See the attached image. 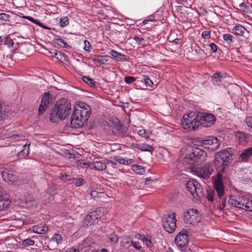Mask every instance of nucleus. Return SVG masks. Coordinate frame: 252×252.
I'll return each instance as SVG.
<instances>
[{"label":"nucleus","instance_id":"nucleus-1","mask_svg":"<svg viewBox=\"0 0 252 252\" xmlns=\"http://www.w3.org/2000/svg\"><path fill=\"white\" fill-rule=\"evenodd\" d=\"M91 114L90 106L84 103H81L77 108H75L71 116L70 126L80 128L87 122Z\"/></svg>","mask_w":252,"mask_h":252},{"label":"nucleus","instance_id":"nucleus-2","mask_svg":"<svg viewBox=\"0 0 252 252\" xmlns=\"http://www.w3.org/2000/svg\"><path fill=\"white\" fill-rule=\"evenodd\" d=\"M71 104L65 98H62L56 102L52 109L50 119L53 123H56L59 120H64L70 114Z\"/></svg>","mask_w":252,"mask_h":252},{"label":"nucleus","instance_id":"nucleus-3","mask_svg":"<svg viewBox=\"0 0 252 252\" xmlns=\"http://www.w3.org/2000/svg\"><path fill=\"white\" fill-rule=\"evenodd\" d=\"M206 153L199 147H193L190 153H188L184 158V162L188 164L193 165L199 161L205 160Z\"/></svg>","mask_w":252,"mask_h":252},{"label":"nucleus","instance_id":"nucleus-4","mask_svg":"<svg viewBox=\"0 0 252 252\" xmlns=\"http://www.w3.org/2000/svg\"><path fill=\"white\" fill-rule=\"evenodd\" d=\"M232 161V154L226 150L218 152L215 156L214 163L217 168L223 172L226 166H227Z\"/></svg>","mask_w":252,"mask_h":252},{"label":"nucleus","instance_id":"nucleus-5","mask_svg":"<svg viewBox=\"0 0 252 252\" xmlns=\"http://www.w3.org/2000/svg\"><path fill=\"white\" fill-rule=\"evenodd\" d=\"M181 124L184 129L188 130H195L200 126L198 115L197 114L195 115L193 112L184 115L181 120Z\"/></svg>","mask_w":252,"mask_h":252},{"label":"nucleus","instance_id":"nucleus-6","mask_svg":"<svg viewBox=\"0 0 252 252\" xmlns=\"http://www.w3.org/2000/svg\"><path fill=\"white\" fill-rule=\"evenodd\" d=\"M214 187L217 193L218 197L222 199V206H220V210H222L226 204V198L224 197V187L222 180L221 175L218 174L217 176L213 177Z\"/></svg>","mask_w":252,"mask_h":252},{"label":"nucleus","instance_id":"nucleus-7","mask_svg":"<svg viewBox=\"0 0 252 252\" xmlns=\"http://www.w3.org/2000/svg\"><path fill=\"white\" fill-rule=\"evenodd\" d=\"M102 213L100 210H96L89 213L84 219L83 226L85 228H89L97 224L100 221Z\"/></svg>","mask_w":252,"mask_h":252},{"label":"nucleus","instance_id":"nucleus-8","mask_svg":"<svg viewBox=\"0 0 252 252\" xmlns=\"http://www.w3.org/2000/svg\"><path fill=\"white\" fill-rule=\"evenodd\" d=\"M176 219L175 213L168 214L162 220L164 229L169 233H172L176 228Z\"/></svg>","mask_w":252,"mask_h":252},{"label":"nucleus","instance_id":"nucleus-9","mask_svg":"<svg viewBox=\"0 0 252 252\" xmlns=\"http://www.w3.org/2000/svg\"><path fill=\"white\" fill-rule=\"evenodd\" d=\"M213 170L212 165L209 163H206L202 167L194 169L193 172L197 176L206 180L209 178Z\"/></svg>","mask_w":252,"mask_h":252},{"label":"nucleus","instance_id":"nucleus-10","mask_svg":"<svg viewBox=\"0 0 252 252\" xmlns=\"http://www.w3.org/2000/svg\"><path fill=\"white\" fill-rule=\"evenodd\" d=\"M200 220L196 209H190L184 213V220L186 223L194 225L200 222Z\"/></svg>","mask_w":252,"mask_h":252},{"label":"nucleus","instance_id":"nucleus-11","mask_svg":"<svg viewBox=\"0 0 252 252\" xmlns=\"http://www.w3.org/2000/svg\"><path fill=\"white\" fill-rule=\"evenodd\" d=\"M197 115L200 126L203 127L211 126L216 121L215 117L213 114L199 112Z\"/></svg>","mask_w":252,"mask_h":252},{"label":"nucleus","instance_id":"nucleus-12","mask_svg":"<svg viewBox=\"0 0 252 252\" xmlns=\"http://www.w3.org/2000/svg\"><path fill=\"white\" fill-rule=\"evenodd\" d=\"M186 187L190 194L194 197H200L202 195V189L200 185L195 180L189 181L186 183Z\"/></svg>","mask_w":252,"mask_h":252},{"label":"nucleus","instance_id":"nucleus-13","mask_svg":"<svg viewBox=\"0 0 252 252\" xmlns=\"http://www.w3.org/2000/svg\"><path fill=\"white\" fill-rule=\"evenodd\" d=\"M201 143L204 148L207 149L211 152L217 150L220 145L218 138L213 136L209 137L205 140H202Z\"/></svg>","mask_w":252,"mask_h":252},{"label":"nucleus","instance_id":"nucleus-14","mask_svg":"<svg viewBox=\"0 0 252 252\" xmlns=\"http://www.w3.org/2000/svg\"><path fill=\"white\" fill-rule=\"evenodd\" d=\"M52 101V95L49 93L43 94L41 99V102L38 108V115H42L48 108Z\"/></svg>","mask_w":252,"mask_h":252},{"label":"nucleus","instance_id":"nucleus-15","mask_svg":"<svg viewBox=\"0 0 252 252\" xmlns=\"http://www.w3.org/2000/svg\"><path fill=\"white\" fill-rule=\"evenodd\" d=\"M111 130L113 134L119 137L123 138L129 135L127 128L120 121L116 125L112 126Z\"/></svg>","mask_w":252,"mask_h":252},{"label":"nucleus","instance_id":"nucleus-16","mask_svg":"<svg viewBox=\"0 0 252 252\" xmlns=\"http://www.w3.org/2000/svg\"><path fill=\"white\" fill-rule=\"evenodd\" d=\"M188 241V232L186 230H181L176 236L175 239L176 245L180 248L186 246Z\"/></svg>","mask_w":252,"mask_h":252},{"label":"nucleus","instance_id":"nucleus-17","mask_svg":"<svg viewBox=\"0 0 252 252\" xmlns=\"http://www.w3.org/2000/svg\"><path fill=\"white\" fill-rule=\"evenodd\" d=\"M1 176L5 181L12 184H17L15 182L18 180L17 177L11 171L5 170L1 172Z\"/></svg>","mask_w":252,"mask_h":252},{"label":"nucleus","instance_id":"nucleus-18","mask_svg":"<svg viewBox=\"0 0 252 252\" xmlns=\"http://www.w3.org/2000/svg\"><path fill=\"white\" fill-rule=\"evenodd\" d=\"M11 203L9 196L5 193L0 192V211L6 208Z\"/></svg>","mask_w":252,"mask_h":252},{"label":"nucleus","instance_id":"nucleus-19","mask_svg":"<svg viewBox=\"0 0 252 252\" xmlns=\"http://www.w3.org/2000/svg\"><path fill=\"white\" fill-rule=\"evenodd\" d=\"M252 156V147L246 149L242 151L239 157L240 161L248 162Z\"/></svg>","mask_w":252,"mask_h":252},{"label":"nucleus","instance_id":"nucleus-20","mask_svg":"<svg viewBox=\"0 0 252 252\" xmlns=\"http://www.w3.org/2000/svg\"><path fill=\"white\" fill-rule=\"evenodd\" d=\"M29 146L30 145H27V144L22 146V149L17 154V156L19 158H26L29 154Z\"/></svg>","mask_w":252,"mask_h":252},{"label":"nucleus","instance_id":"nucleus-21","mask_svg":"<svg viewBox=\"0 0 252 252\" xmlns=\"http://www.w3.org/2000/svg\"><path fill=\"white\" fill-rule=\"evenodd\" d=\"M235 135L240 143H246L248 141L249 135L243 131H238L235 133Z\"/></svg>","mask_w":252,"mask_h":252},{"label":"nucleus","instance_id":"nucleus-22","mask_svg":"<svg viewBox=\"0 0 252 252\" xmlns=\"http://www.w3.org/2000/svg\"><path fill=\"white\" fill-rule=\"evenodd\" d=\"M9 106L4 103L0 102V121L3 120L7 116L9 112Z\"/></svg>","mask_w":252,"mask_h":252},{"label":"nucleus","instance_id":"nucleus-23","mask_svg":"<svg viewBox=\"0 0 252 252\" xmlns=\"http://www.w3.org/2000/svg\"><path fill=\"white\" fill-rule=\"evenodd\" d=\"M48 230V227L42 224H39L33 227V231L37 234H44Z\"/></svg>","mask_w":252,"mask_h":252},{"label":"nucleus","instance_id":"nucleus-24","mask_svg":"<svg viewBox=\"0 0 252 252\" xmlns=\"http://www.w3.org/2000/svg\"><path fill=\"white\" fill-rule=\"evenodd\" d=\"M90 167L91 169L94 168L98 170H103L106 169V164L102 161H96L91 162Z\"/></svg>","mask_w":252,"mask_h":252},{"label":"nucleus","instance_id":"nucleus-25","mask_svg":"<svg viewBox=\"0 0 252 252\" xmlns=\"http://www.w3.org/2000/svg\"><path fill=\"white\" fill-rule=\"evenodd\" d=\"M11 14H8L5 13H0V20L6 22H10L12 19H15L18 15L13 12H11Z\"/></svg>","mask_w":252,"mask_h":252},{"label":"nucleus","instance_id":"nucleus-26","mask_svg":"<svg viewBox=\"0 0 252 252\" xmlns=\"http://www.w3.org/2000/svg\"><path fill=\"white\" fill-rule=\"evenodd\" d=\"M135 148L138 149L142 151L152 152L154 150L153 148L146 144H136L133 146Z\"/></svg>","mask_w":252,"mask_h":252},{"label":"nucleus","instance_id":"nucleus-27","mask_svg":"<svg viewBox=\"0 0 252 252\" xmlns=\"http://www.w3.org/2000/svg\"><path fill=\"white\" fill-rule=\"evenodd\" d=\"M223 78L221 73L218 72L215 73L212 77L213 83L216 86H220Z\"/></svg>","mask_w":252,"mask_h":252},{"label":"nucleus","instance_id":"nucleus-28","mask_svg":"<svg viewBox=\"0 0 252 252\" xmlns=\"http://www.w3.org/2000/svg\"><path fill=\"white\" fill-rule=\"evenodd\" d=\"M131 242H132V240L130 237L128 236H123L122 238L121 245L123 247L128 249L131 246Z\"/></svg>","mask_w":252,"mask_h":252},{"label":"nucleus","instance_id":"nucleus-29","mask_svg":"<svg viewBox=\"0 0 252 252\" xmlns=\"http://www.w3.org/2000/svg\"><path fill=\"white\" fill-rule=\"evenodd\" d=\"M82 80L84 82L89 85L92 87L96 88L98 85V83L94 81L93 79L89 76H84L82 77Z\"/></svg>","mask_w":252,"mask_h":252},{"label":"nucleus","instance_id":"nucleus-30","mask_svg":"<svg viewBox=\"0 0 252 252\" xmlns=\"http://www.w3.org/2000/svg\"><path fill=\"white\" fill-rule=\"evenodd\" d=\"M245 30V29L241 26H235L233 29L234 33L238 35H243Z\"/></svg>","mask_w":252,"mask_h":252},{"label":"nucleus","instance_id":"nucleus-31","mask_svg":"<svg viewBox=\"0 0 252 252\" xmlns=\"http://www.w3.org/2000/svg\"><path fill=\"white\" fill-rule=\"evenodd\" d=\"M19 135L18 134H11L10 133H4L2 136L3 139H10L11 140H18L19 138Z\"/></svg>","mask_w":252,"mask_h":252},{"label":"nucleus","instance_id":"nucleus-32","mask_svg":"<svg viewBox=\"0 0 252 252\" xmlns=\"http://www.w3.org/2000/svg\"><path fill=\"white\" fill-rule=\"evenodd\" d=\"M60 178L64 182L68 184L72 183L73 181V178L70 175H68L66 173L61 174Z\"/></svg>","mask_w":252,"mask_h":252},{"label":"nucleus","instance_id":"nucleus-33","mask_svg":"<svg viewBox=\"0 0 252 252\" xmlns=\"http://www.w3.org/2000/svg\"><path fill=\"white\" fill-rule=\"evenodd\" d=\"M72 184H74L76 187H80L86 183L85 180L82 178H75L73 177Z\"/></svg>","mask_w":252,"mask_h":252},{"label":"nucleus","instance_id":"nucleus-34","mask_svg":"<svg viewBox=\"0 0 252 252\" xmlns=\"http://www.w3.org/2000/svg\"><path fill=\"white\" fill-rule=\"evenodd\" d=\"M132 170L136 173L140 175H142L145 173L144 167L140 165H134L132 167Z\"/></svg>","mask_w":252,"mask_h":252},{"label":"nucleus","instance_id":"nucleus-35","mask_svg":"<svg viewBox=\"0 0 252 252\" xmlns=\"http://www.w3.org/2000/svg\"><path fill=\"white\" fill-rule=\"evenodd\" d=\"M240 10L243 12L249 13L251 12L250 7L245 2H242L239 4Z\"/></svg>","mask_w":252,"mask_h":252},{"label":"nucleus","instance_id":"nucleus-36","mask_svg":"<svg viewBox=\"0 0 252 252\" xmlns=\"http://www.w3.org/2000/svg\"><path fill=\"white\" fill-rule=\"evenodd\" d=\"M91 162H85L83 160H78L76 161V165L77 167H80L83 168L90 167Z\"/></svg>","mask_w":252,"mask_h":252},{"label":"nucleus","instance_id":"nucleus-37","mask_svg":"<svg viewBox=\"0 0 252 252\" xmlns=\"http://www.w3.org/2000/svg\"><path fill=\"white\" fill-rule=\"evenodd\" d=\"M54 56L59 60L61 61H65L66 57L61 52L56 51L54 54Z\"/></svg>","mask_w":252,"mask_h":252},{"label":"nucleus","instance_id":"nucleus-38","mask_svg":"<svg viewBox=\"0 0 252 252\" xmlns=\"http://www.w3.org/2000/svg\"><path fill=\"white\" fill-rule=\"evenodd\" d=\"M54 41L56 43L61 47L67 48V46H69V45L62 39L57 38L55 39Z\"/></svg>","mask_w":252,"mask_h":252},{"label":"nucleus","instance_id":"nucleus-39","mask_svg":"<svg viewBox=\"0 0 252 252\" xmlns=\"http://www.w3.org/2000/svg\"><path fill=\"white\" fill-rule=\"evenodd\" d=\"M3 42L5 45L9 48L12 47L14 44L13 40L8 36L3 39Z\"/></svg>","mask_w":252,"mask_h":252},{"label":"nucleus","instance_id":"nucleus-40","mask_svg":"<svg viewBox=\"0 0 252 252\" xmlns=\"http://www.w3.org/2000/svg\"><path fill=\"white\" fill-rule=\"evenodd\" d=\"M108 58H109L108 56H98L97 61L100 63L105 64L106 62L108 61Z\"/></svg>","mask_w":252,"mask_h":252},{"label":"nucleus","instance_id":"nucleus-41","mask_svg":"<svg viewBox=\"0 0 252 252\" xmlns=\"http://www.w3.org/2000/svg\"><path fill=\"white\" fill-rule=\"evenodd\" d=\"M146 86L152 87L154 85L153 81L148 77V76H143V79Z\"/></svg>","mask_w":252,"mask_h":252},{"label":"nucleus","instance_id":"nucleus-42","mask_svg":"<svg viewBox=\"0 0 252 252\" xmlns=\"http://www.w3.org/2000/svg\"><path fill=\"white\" fill-rule=\"evenodd\" d=\"M52 241L56 242L57 244H60L62 242V238L61 235L55 234L53 235Z\"/></svg>","mask_w":252,"mask_h":252},{"label":"nucleus","instance_id":"nucleus-43","mask_svg":"<svg viewBox=\"0 0 252 252\" xmlns=\"http://www.w3.org/2000/svg\"><path fill=\"white\" fill-rule=\"evenodd\" d=\"M69 24L68 18L67 17H64L61 18L60 19V26L61 27L63 28Z\"/></svg>","mask_w":252,"mask_h":252},{"label":"nucleus","instance_id":"nucleus-44","mask_svg":"<svg viewBox=\"0 0 252 252\" xmlns=\"http://www.w3.org/2000/svg\"><path fill=\"white\" fill-rule=\"evenodd\" d=\"M245 122L249 127V130L252 132V116L247 117L245 120Z\"/></svg>","mask_w":252,"mask_h":252},{"label":"nucleus","instance_id":"nucleus-45","mask_svg":"<svg viewBox=\"0 0 252 252\" xmlns=\"http://www.w3.org/2000/svg\"><path fill=\"white\" fill-rule=\"evenodd\" d=\"M137 133L139 135L146 139H148L149 137V134L148 132H147L144 129H139Z\"/></svg>","mask_w":252,"mask_h":252},{"label":"nucleus","instance_id":"nucleus-46","mask_svg":"<svg viewBox=\"0 0 252 252\" xmlns=\"http://www.w3.org/2000/svg\"><path fill=\"white\" fill-rule=\"evenodd\" d=\"M244 209L247 211H252V200L247 201V203L244 204Z\"/></svg>","mask_w":252,"mask_h":252},{"label":"nucleus","instance_id":"nucleus-47","mask_svg":"<svg viewBox=\"0 0 252 252\" xmlns=\"http://www.w3.org/2000/svg\"><path fill=\"white\" fill-rule=\"evenodd\" d=\"M23 244L25 246H32L34 244V241L30 239H27L23 241Z\"/></svg>","mask_w":252,"mask_h":252},{"label":"nucleus","instance_id":"nucleus-48","mask_svg":"<svg viewBox=\"0 0 252 252\" xmlns=\"http://www.w3.org/2000/svg\"><path fill=\"white\" fill-rule=\"evenodd\" d=\"M142 240L143 241V242L144 243H145V244L146 245V246L147 247H152L153 246V245L152 242H151V240L150 239H148V238L143 237L142 238Z\"/></svg>","mask_w":252,"mask_h":252},{"label":"nucleus","instance_id":"nucleus-49","mask_svg":"<svg viewBox=\"0 0 252 252\" xmlns=\"http://www.w3.org/2000/svg\"><path fill=\"white\" fill-rule=\"evenodd\" d=\"M223 38L225 41H230L231 42H234L233 36L230 34H224Z\"/></svg>","mask_w":252,"mask_h":252},{"label":"nucleus","instance_id":"nucleus-50","mask_svg":"<svg viewBox=\"0 0 252 252\" xmlns=\"http://www.w3.org/2000/svg\"><path fill=\"white\" fill-rule=\"evenodd\" d=\"M25 18L29 20V21L35 23V24L39 26H42V24L40 23L39 21L35 20L33 19L32 17L30 16H25L24 17Z\"/></svg>","mask_w":252,"mask_h":252},{"label":"nucleus","instance_id":"nucleus-51","mask_svg":"<svg viewBox=\"0 0 252 252\" xmlns=\"http://www.w3.org/2000/svg\"><path fill=\"white\" fill-rule=\"evenodd\" d=\"M214 191L211 190L209 191H208L207 194V198L208 200L210 202H213L214 201Z\"/></svg>","mask_w":252,"mask_h":252},{"label":"nucleus","instance_id":"nucleus-52","mask_svg":"<svg viewBox=\"0 0 252 252\" xmlns=\"http://www.w3.org/2000/svg\"><path fill=\"white\" fill-rule=\"evenodd\" d=\"M116 59L118 61H124L127 60V56L119 53Z\"/></svg>","mask_w":252,"mask_h":252},{"label":"nucleus","instance_id":"nucleus-53","mask_svg":"<svg viewBox=\"0 0 252 252\" xmlns=\"http://www.w3.org/2000/svg\"><path fill=\"white\" fill-rule=\"evenodd\" d=\"M210 33H211L210 31H204L202 32L201 35L203 38L208 39L210 38V37H211Z\"/></svg>","mask_w":252,"mask_h":252},{"label":"nucleus","instance_id":"nucleus-54","mask_svg":"<svg viewBox=\"0 0 252 252\" xmlns=\"http://www.w3.org/2000/svg\"><path fill=\"white\" fill-rule=\"evenodd\" d=\"M135 80L134 77L132 76H126L125 78V81L127 84H131Z\"/></svg>","mask_w":252,"mask_h":252},{"label":"nucleus","instance_id":"nucleus-55","mask_svg":"<svg viewBox=\"0 0 252 252\" xmlns=\"http://www.w3.org/2000/svg\"><path fill=\"white\" fill-rule=\"evenodd\" d=\"M116 161L119 162L120 164H128L129 162H128V160H126L125 159L123 158H118L116 159ZM130 163H131V160H129Z\"/></svg>","mask_w":252,"mask_h":252},{"label":"nucleus","instance_id":"nucleus-56","mask_svg":"<svg viewBox=\"0 0 252 252\" xmlns=\"http://www.w3.org/2000/svg\"><path fill=\"white\" fill-rule=\"evenodd\" d=\"M235 207L240 209H244L245 205L244 204H242V200H241V198H239V200H237Z\"/></svg>","mask_w":252,"mask_h":252},{"label":"nucleus","instance_id":"nucleus-57","mask_svg":"<svg viewBox=\"0 0 252 252\" xmlns=\"http://www.w3.org/2000/svg\"><path fill=\"white\" fill-rule=\"evenodd\" d=\"M84 42V44H85V46L84 47V49L88 52H89L90 49L91 47V45L90 42L86 40H85Z\"/></svg>","mask_w":252,"mask_h":252},{"label":"nucleus","instance_id":"nucleus-58","mask_svg":"<svg viewBox=\"0 0 252 252\" xmlns=\"http://www.w3.org/2000/svg\"><path fill=\"white\" fill-rule=\"evenodd\" d=\"M139 243L136 242H133L132 241V242H131V246H133L134 248H135L137 250H139L141 249V247L139 246Z\"/></svg>","mask_w":252,"mask_h":252},{"label":"nucleus","instance_id":"nucleus-59","mask_svg":"<svg viewBox=\"0 0 252 252\" xmlns=\"http://www.w3.org/2000/svg\"><path fill=\"white\" fill-rule=\"evenodd\" d=\"M237 200H238L236 199L233 196H230L229 199L228 200V203L229 204H231L232 205L235 206L236 205Z\"/></svg>","mask_w":252,"mask_h":252},{"label":"nucleus","instance_id":"nucleus-60","mask_svg":"<svg viewBox=\"0 0 252 252\" xmlns=\"http://www.w3.org/2000/svg\"><path fill=\"white\" fill-rule=\"evenodd\" d=\"M109 240L111 242L116 243L118 240V237L116 235H110Z\"/></svg>","mask_w":252,"mask_h":252},{"label":"nucleus","instance_id":"nucleus-61","mask_svg":"<svg viewBox=\"0 0 252 252\" xmlns=\"http://www.w3.org/2000/svg\"><path fill=\"white\" fill-rule=\"evenodd\" d=\"M210 47L211 48V50L214 53L216 52L217 51V45L214 43H211L210 44Z\"/></svg>","mask_w":252,"mask_h":252},{"label":"nucleus","instance_id":"nucleus-62","mask_svg":"<svg viewBox=\"0 0 252 252\" xmlns=\"http://www.w3.org/2000/svg\"><path fill=\"white\" fill-rule=\"evenodd\" d=\"M134 40L137 41L138 43L142 44V42L144 41V39L143 38H139L137 36H134L133 38Z\"/></svg>","mask_w":252,"mask_h":252},{"label":"nucleus","instance_id":"nucleus-63","mask_svg":"<svg viewBox=\"0 0 252 252\" xmlns=\"http://www.w3.org/2000/svg\"><path fill=\"white\" fill-rule=\"evenodd\" d=\"M118 53L119 52L114 50H112L110 52V54L115 59H116V57L118 56Z\"/></svg>","mask_w":252,"mask_h":252},{"label":"nucleus","instance_id":"nucleus-64","mask_svg":"<svg viewBox=\"0 0 252 252\" xmlns=\"http://www.w3.org/2000/svg\"><path fill=\"white\" fill-rule=\"evenodd\" d=\"M64 252H79L78 249H76L74 248H70L67 250L65 251Z\"/></svg>","mask_w":252,"mask_h":252}]
</instances>
